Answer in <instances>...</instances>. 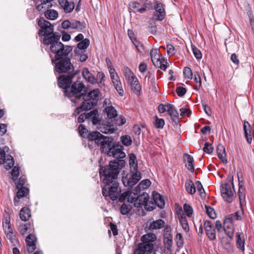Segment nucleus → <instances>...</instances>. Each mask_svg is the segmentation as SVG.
I'll use <instances>...</instances> for the list:
<instances>
[{"instance_id": "6", "label": "nucleus", "mask_w": 254, "mask_h": 254, "mask_svg": "<svg viewBox=\"0 0 254 254\" xmlns=\"http://www.w3.org/2000/svg\"><path fill=\"white\" fill-rule=\"evenodd\" d=\"M51 57L52 58V63L55 65V70L58 73H70L75 72L74 71V66L70 62L71 58L69 56L62 58L57 61L54 60L51 56Z\"/></svg>"}, {"instance_id": "52", "label": "nucleus", "mask_w": 254, "mask_h": 254, "mask_svg": "<svg viewBox=\"0 0 254 254\" xmlns=\"http://www.w3.org/2000/svg\"><path fill=\"white\" fill-rule=\"evenodd\" d=\"M183 73L185 78L188 79H192V73L191 69L188 66L185 67L183 70Z\"/></svg>"}, {"instance_id": "61", "label": "nucleus", "mask_w": 254, "mask_h": 254, "mask_svg": "<svg viewBox=\"0 0 254 254\" xmlns=\"http://www.w3.org/2000/svg\"><path fill=\"white\" fill-rule=\"evenodd\" d=\"M176 239L177 240V245L179 247L182 246L184 244L182 235L181 233H177Z\"/></svg>"}, {"instance_id": "28", "label": "nucleus", "mask_w": 254, "mask_h": 254, "mask_svg": "<svg viewBox=\"0 0 254 254\" xmlns=\"http://www.w3.org/2000/svg\"><path fill=\"white\" fill-rule=\"evenodd\" d=\"M16 194L17 198L14 197V202L15 205H16V203L18 202L19 199L26 196L27 194L29 193V190L26 187L19 188Z\"/></svg>"}, {"instance_id": "4", "label": "nucleus", "mask_w": 254, "mask_h": 254, "mask_svg": "<svg viewBox=\"0 0 254 254\" xmlns=\"http://www.w3.org/2000/svg\"><path fill=\"white\" fill-rule=\"evenodd\" d=\"M86 89L84 85L80 82H73L71 85L64 90L65 96L69 98L71 102L76 103L81 99H84Z\"/></svg>"}, {"instance_id": "38", "label": "nucleus", "mask_w": 254, "mask_h": 254, "mask_svg": "<svg viewBox=\"0 0 254 254\" xmlns=\"http://www.w3.org/2000/svg\"><path fill=\"white\" fill-rule=\"evenodd\" d=\"M102 133L105 134H112L114 133L116 129L109 125H102L99 128Z\"/></svg>"}, {"instance_id": "41", "label": "nucleus", "mask_w": 254, "mask_h": 254, "mask_svg": "<svg viewBox=\"0 0 254 254\" xmlns=\"http://www.w3.org/2000/svg\"><path fill=\"white\" fill-rule=\"evenodd\" d=\"M123 72L126 80L127 81L135 77L133 73L127 66L124 67L123 69Z\"/></svg>"}, {"instance_id": "18", "label": "nucleus", "mask_w": 254, "mask_h": 254, "mask_svg": "<svg viewBox=\"0 0 254 254\" xmlns=\"http://www.w3.org/2000/svg\"><path fill=\"white\" fill-rule=\"evenodd\" d=\"M59 4L66 13L71 12L74 8V3L67 0H58Z\"/></svg>"}, {"instance_id": "17", "label": "nucleus", "mask_w": 254, "mask_h": 254, "mask_svg": "<svg viewBox=\"0 0 254 254\" xmlns=\"http://www.w3.org/2000/svg\"><path fill=\"white\" fill-rule=\"evenodd\" d=\"M87 119L92 123L94 125H100L101 120L99 117L98 111L94 109L87 113Z\"/></svg>"}, {"instance_id": "20", "label": "nucleus", "mask_w": 254, "mask_h": 254, "mask_svg": "<svg viewBox=\"0 0 254 254\" xmlns=\"http://www.w3.org/2000/svg\"><path fill=\"white\" fill-rule=\"evenodd\" d=\"M184 160L186 163L185 166L191 172L194 171V159L190 155L188 154H184Z\"/></svg>"}, {"instance_id": "12", "label": "nucleus", "mask_w": 254, "mask_h": 254, "mask_svg": "<svg viewBox=\"0 0 254 254\" xmlns=\"http://www.w3.org/2000/svg\"><path fill=\"white\" fill-rule=\"evenodd\" d=\"M67 75H63L58 77V82L60 87L64 88H68L72 84V79L76 74V72L67 73Z\"/></svg>"}, {"instance_id": "30", "label": "nucleus", "mask_w": 254, "mask_h": 254, "mask_svg": "<svg viewBox=\"0 0 254 254\" xmlns=\"http://www.w3.org/2000/svg\"><path fill=\"white\" fill-rule=\"evenodd\" d=\"M49 8L46 9L44 12V15L45 17L49 20H55L58 16V13L56 10L54 9H48Z\"/></svg>"}, {"instance_id": "32", "label": "nucleus", "mask_w": 254, "mask_h": 254, "mask_svg": "<svg viewBox=\"0 0 254 254\" xmlns=\"http://www.w3.org/2000/svg\"><path fill=\"white\" fill-rule=\"evenodd\" d=\"M185 188L187 191L190 194H193L196 192L195 187L191 180H187L186 182Z\"/></svg>"}, {"instance_id": "23", "label": "nucleus", "mask_w": 254, "mask_h": 254, "mask_svg": "<svg viewBox=\"0 0 254 254\" xmlns=\"http://www.w3.org/2000/svg\"><path fill=\"white\" fill-rule=\"evenodd\" d=\"M128 81L130 83L131 89L133 91L134 93L138 94L141 90V86L137 78L135 76L128 80Z\"/></svg>"}, {"instance_id": "63", "label": "nucleus", "mask_w": 254, "mask_h": 254, "mask_svg": "<svg viewBox=\"0 0 254 254\" xmlns=\"http://www.w3.org/2000/svg\"><path fill=\"white\" fill-rule=\"evenodd\" d=\"M173 243V238H164V243L167 249L171 248Z\"/></svg>"}, {"instance_id": "26", "label": "nucleus", "mask_w": 254, "mask_h": 254, "mask_svg": "<svg viewBox=\"0 0 254 254\" xmlns=\"http://www.w3.org/2000/svg\"><path fill=\"white\" fill-rule=\"evenodd\" d=\"M90 44V41L88 39L85 38L79 42L77 45V49L74 50L75 55H80L81 50H85Z\"/></svg>"}, {"instance_id": "58", "label": "nucleus", "mask_w": 254, "mask_h": 254, "mask_svg": "<svg viewBox=\"0 0 254 254\" xmlns=\"http://www.w3.org/2000/svg\"><path fill=\"white\" fill-rule=\"evenodd\" d=\"M180 222L183 229L186 232L188 231L189 230V226L186 218L182 217L180 220Z\"/></svg>"}, {"instance_id": "56", "label": "nucleus", "mask_w": 254, "mask_h": 254, "mask_svg": "<svg viewBox=\"0 0 254 254\" xmlns=\"http://www.w3.org/2000/svg\"><path fill=\"white\" fill-rule=\"evenodd\" d=\"M213 150V147L212 146V144L208 142H206L204 144V146L203 148V150L204 152L210 154L212 152Z\"/></svg>"}, {"instance_id": "5", "label": "nucleus", "mask_w": 254, "mask_h": 254, "mask_svg": "<svg viewBox=\"0 0 254 254\" xmlns=\"http://www.w3.org/2000/svg\"><path fill=\"white\" fill-rule=\"evenodd\" d=\"M157 237L153 233H148L141 238V242L139 243L134 250V254H149L152 253L154 249L153 242Z\"/></svg>"}, {"instance_id": "47", "label": "nucleus", "mask_w": 254, "mask_h": 254, "mask_svg": "<svg viewBox=\"0 0 254 254\" xmlns=\"http://www.w3.org/2000/svg\"><path fill=\"white\" fill-rule=\"evenodd\" d=\"M122 143L125 146H130L132 143L131 137L127 135H123L121 137Z\"/></svg>"}, {"instance_id": "22", "label": "nucleus", "mask_w": 254, "mask_h": 254, "mask_svg": "<svg viewBox=\"0 0 254 254\" xmlns=\"http://www.w3.org/2000/svg\"><path fill=\"white\" fill-rule=\"evenodd\" d=\"M218 157L224 163H227L225 148L222 144H218L216 149Z\"/></svg>"}, {"instance_id": "36", "label": "nucleus", "mask_w": 254, "mask_h": 254, "mask_svg": "<svg viewBox=\"0 0 254 254\" xmlns=\"http://www.w3.org/2000/svg\"><path fill=\"white\" fill-rule=\"evenodd\" d=\"M168 115L171 117L172 121L177 125L179 123V114L177 110L174 107L173 109L168 113Z\"/></svg>"}, {"instance_id": "2", "label": "nucleus", "mask_w": 254, "mask_h": 254, "mask_svg": "<svg viewBox=\"0 0 254 254\" xmlns=\"http://www.w3.org/2000/svg\"><path fill=\"white\" fill-rule=\"evenodd\" d=\"M86 137L89 141H94L98 146L100 145L101 152L106 153L109 156L114 158H124L126 156L123 151L124 147L119 144L114 143L112 137L104 136L97 131L89 132Z\"/></svg>"}, {"instance_id": "55", "label": "nucleus", "mask_w": 254, "mask_h": 254, "mask_svg": "<svg viewBox=\"0 0 254 254\" xmlns=\"http://www.w3.org/2000/svg\"><path fill=\"white\" fill-rule=\"evenodd\" d=\"M114 85L119 94L120 96H123L124 94V91L122 87L121 82L120 81L116 84H114Z\"/></svg>"}, {"instance_id": "60", "label": "nucleus", "mask_w": 254, "mask_h": 254, "mask_svg": "<svg viewBox=\"0 0 254 254\" xmlns=\"http://www.w3.org/2000/svg\"><path fill=\"white\" fill-rule=\"evenodd\" d=\"M25 183V179L23 177H20L16 184V187L17 189H19V188L24 187V185Z\"/></svg>"}, {"instance_id": "62", "label": "nucleus", "mask_w": 254, "mask_h": 254, "mask_svg": "<svg viewBox=\"0 0 254 254\" xmlns=\"http://www.w3.org/2000/svg\"><path fill=\"white\" fill-rule=\"evenodd\" d=\"M139 5V3L136 1L131 2L129 4V9L131 10H132L133 12L134 11L137 10V9H138Z\"/></svg>"}, {"instance_id": "49", "label": "nucleus", "mask_w": 254, "mask_h": 254, "mask_svg": "<svg viewBox=\"0 0 254 254\" xmlns=\"http://www.w3.org/2000/svg\"><path fill=\"white\" fill-rule=\"evenodd\" d=\"M164 238H173L172 229L169 225H167L164 228Z\"/></svg>"}, {"instance_id": "37", "label": "nucleus", "mask_w": 254, "mask_h": 254, "mask_svg": "<svg viewBox=\"0 0 254 254\" xmlns=\"http://www.w3.org/2000/svg\"><path fill=\"white\" fill-rule=\"evenodd\" d=\"M158 52L159 50L157 49H152L150 52L151 59L153 64L156 63L158 64V60L161 58Z\"/></svg>"}, {"instance_id": "25", "label": "nucleus", "mask_w": 254, "mask_h": 254, "mask_svg": "<svg viewBox=\"0 0 254 254\" xmlns=\"http://www.w3.org/2000/svg\"><path fill=\"white\" fill-rule=\"evenodd\" d=\"M82 74L83 77L89 82L92 84L97 83V79H96L94 75L89 72L88 68L86 67L84 68L82 70Z\"/></svg>"}, {"instance_id": "42", "label": "nucleus", "mask_w": 254, "mask_h": 254, "mask_svg": "<svg viewBox=\"0 0 254 254\" xmlns=\"http://www.w3.org/2000/svg\"><path fill=\"white\" fill-rule=\"evenodd\" d=\"M167 60L161 58L158 60V64L156 63L154 65L156 66H158L163 70H165L167 67Z\"/></svg>"}, {"instance_id": "10", "label": "nucleus", "mask_w": 254, "mask_h": 254, "mask_svg": "<svg viewBox=\"0 0 254 254\" xmlns=\"http://www.w3.org/2000/svg\"><path fill=\"white\" fill-rule=\"evenodd\" d=\"M132 174L128 178L127 176L123 177L122 182L125 186L132 187L141 179L140 172L138 170L131 171Z\"/></svg>"}, {"instance_id": "16", "label": "nucleus", "mask_w": 254, "mask_h": 254, "mask_svg": "<svg viewBox=\"0 0 254 254\" xmlns=\"http://www.w3.org/2000/svg\"><path fill=\"white\" fill-rule=\"evenodd\" d=\"M204 228L208 239L211 241L215 240L216 239L215 230L213 228L212 222L209 220L205 221Z\"/></svg>"}, {"instance_id": "50", "label": "nucleus", "mask_w": 254, "mask_h": 254, "mask_svg": "<svg viewBox=\"0 0 254 254\" xmlns=\"http://www.w3.org/2000/svg\"><path fill=\"white\" fill-rule=\"evenodd\" d=\"M31 224L30 223L25 224L21 225L19 228V231L22 235H24L27 233L28 230L30 228Z\"/></svg>"}, {"instance_id": "51", "label": "nucleus", "mask_w": 254, "mask_h": 254, "mask_svg": "<svg viewBox=\"0 0 254 254\" xmlns=\"http://www.w3.org/2000/svg\"><path fill=\"white\" fill-rule=\"evenodd\" d=\"M183 208L185 214L188 217H191L193 213V209L192 207L190 205L185 203L183 206Z\"/></svg>"}, {"instance_id": "35", "label": "nucleus", "mask_w": 254, "mask_h": 254, "mask_svg": "<svg viewBox=\"0 0 254 254\" xmlns=\"http://www.w3.org/2000/svg\"><path fill=\"white\" fill-rule=\"evenodd\" d=\"M99 94L100 91L98 89H94L88 93L87 98H89L91 100H96V104L97 105L99 98Z\"/></svg>"}, {"instance_id": "34", "label": "nucleus", "mask_w": 254, "mask_h": 254, "mask_svg": "<svg viewBox=\"0 0 254 254\" xmlns=\"http://www.w3.org/2000/svg\"><path fill=\"white\" fill-rule=\"evenodd\" d=\"M239 190H238V195L240 200V204L241 206H242L245 203V188L243 187L242 185L239 184Z\"/></svg>"}, {"instance_id": "3", "label": "nucleus", "mask_w": 254, "mask_h": 254, "mask_svg": "<svg viewBox=\"0 0 254 254\" xmlns=\"http://www.w3.org/2000/svg\"><path fill=\"white\" fill-rule=\"evenodd\" d=\"M61 35L56 33L52 37L43 39V43L46 46L50 45V50L54 55V60H58L62 58L69 56V53L72 50V47L70 46H64L60 41Z\"/></svg>"}, {"instance_id": "48", "label": "nucleus", "mask_w": 254, "mask_h": 254, "mask_svg": "<svg viewBox=\"0 0 254 254\" xmlns=\"http://www.w3.org/2000/svg\"><path fill=\"white\" fill-rule=\"evenodd\" d=\"M132 207L130 205H128L126 203H123L121 207L120 210L121 212L123 215H126L128 214L131 210Z\"/></svg>"}, {"instance_id": "1", "label": "nucleus", "mask_w": 254, "mask_h": 254, "mask_svg": "<svg viewBox=\"0 0 254 254\" xmlns=\"http://www.w3.org/2000/svg\"><path fill=\"white\" fill-rule=\"evenodd\" d=\"M114 158L115 159L111 161L108 165L101 167L99 171L103 183L105 184L102 188V194L105 197L109 196L112 200H117L121 192L118 176L121 169L125 165V161L122 159L124 158Z\"/></svg>"}, {"instance_id": "13", "label": "nucleus", "mask_w": 254, "mask_h": 254, "mask_svg": "<svg viewBox=\"0 0 254 254\" xmlns=\"http://www.w3.org/2000/svg\"><path fill=\"white\" fill-rule=\"evenodd\" d=\"M154 9L155 11L153 13L152 17L155 21H162L165 17L166 12L163 4L158 1L155 2Z\"/></svg>"}, {"instance_id": "40", "label": "nucleus", "mask_w": 254, "mask_h": 254, "mask_svg": "<svg viewBox=\"0 0 254 254\" xmlns=\"http://www.w3.org/2000/svg\"><path fill=\"white\" fill-rule=\"evenodd\" d=\"M4 166L6 169L8 170L11 168L14 164L13 157L11 155H7L5 158Z\"/></svg>"}, {"instance_id": "15", "label": "nucleus", "mask_w": 254, "mask_h": 254, "mask_svg": "<svg viewBox=\"0 0 254 254\" xmlns=\"http://www.w3.org/2000/svg\"><path fill=\"white\" fill-rule=\"evenodd\" d=\"M53 0H34L36 9L40 11H44L46 9L51 8Z\"/></svg>"}, {"instance_id": "31", "label": "nucleus", "mask_w": 254, "mask_h": 254, "mask_svg": "<svg viewBox=\"0 0 254 254\" xmlns=\"http://www.w3.org/2000/svg\"><path fill=\"white\" fill-rule=\"evenodd\" d=\"M129 164L130 165V171L137 170L138 166L136 162V157L133 153L129 154Z\"/></svg>"}, {"instance_id": "19", "label": "nucleus", "mask_w": 254, "mask_h": 254, "mask_svg": "<svg viewBox=\"0 0 254 254\" xmlns=\"http://www.w3.org/2000/svg\"><path fill=\"white\" fill-rule=\"evenodd\" d=\"M243 127L244 135L246 138L247 141L249 144H251L252 141L251 126L248 121H244Z\"/></svg>"}, {"instance_id": "64", "label": "nucleus", "mask_w": 254, "mask_h": 254, "mask_svg": "<svg viewBox=\"0 0 254 254\" xmlns=\"http://www.w3.org/2000/svg\"><path fill=\"white\" fill-rule=\"evenodd\" d=\"M167 52L168 55H174L175 54V48L172 45L168 44L167 45Z\"/></svg>"}, {"instance_id": "11", "label": "nucleus", "mask_w": 254, "mask_h": 254, "mask_svg": "<svg viewBox=\"0 0 254 254\" xmlns=\"http://www.w3.org/2000/svg\"><path fill=\"white\" fill-rule=\"evenodd\" d=\"M96 106V100H91L89 98H87L82 102L81 106L75 109L73 116L76 117L81 112L91 110Z\"/></svg>"}, {"instance_id": "24", "label": "nucleus", "mask_w": 254, "mask_h": 254, "mask_svg": "<svg viewBox=\"0 0 254 254\" xmlns=\"http://www.w3.org/2000/svg\"><path fill=\"white\" fill-rule=\"evenodd\" d=\"M153 199L154 203L160 208H164L165 201L162 195L158 192H153Z\"/></svg>"}, {"instance_id": "21", "label": "nucleus", "mask_w": 254, "mask_h": 254, "mask_svg": "<svg viewBox=\"0 0 254 254\" xmlns=\"http://www.w3.org/2000/svg\"><path fill=\"white\" fill-rule=\"evenodd\" d=\"M118 198H119V200L121 202H124L126 199L129 203H132L133 202V196L132 195V193L130 192V191H126L122 194L120 193Z\"/></svg>"}, {"instance_id": "8", "label": "nucleus", "mask_w": 254, "mask_h": 254, "mask_svg": "<svg viewBox=\"0 0 254 254\" xmlns=\"http://www.w3.org/2000/svg\"><path fill=\"white\" fill-rule=\"evenodd\" d=\"M231 185L232 187H231V184L224 183L222 184L220 187L221 196L223 199L229 203L233 201L235 193L233 181L231 183Z\"/></svg>"}, {"instance_id": "45", "label": "nucleus", "mask_w": 254, "mask_h": 254, "mask_svg": "<svg viewBox=\"0 0 254 254\" xmlns=\"http://www.w3.org/2000/svg\"><path fill=\"white\" fill-rule=\"evenodd\" d=\"M194 79L196 82V85H194V89L198 90L201 85V81L199 73L197 72L194 74Z\"/></svg>"}, {"instance_id": "33", "label": "nucleus", "mask_w": 254, "mask_h": 254, "mask_svg": "<svg viewBox=\"0 0 254 254\" xmlns=\"http://www.w3.org/2000/svg\"><path fill=\"white\" fill-rule=\"evenodd\" d=\"M85 28V23L78 20H72L71 21V29L81 31Z\"/></svg>"}, {"instance_id": "39", "label": "nucleus", "mask_w": 254, "mask_h": 254, "mask_svg": "<svg viewBox=\"0 0 254 254\" xmlns=\"http://www.w3.org/2000/svg\"><path fill=\"white\" fill-rule=\"evenodd\" d=\"M105 111L108 118L109 119H112L117 116V111L113 106H110L106 108Z\"/></svg>"}, {"instance_id": "9", "label": "nucleus", "mask_w": 254, "mask_h": 254, "mask_svg": "<svg viewBox=\"0 0 254 254\" xmlns=\"http://www.w3.org/2000/svg\"><path fill=\"white\" fill-rule=\"evenodd\" d=\"M133 202L134 206L135 207L140 208L142 206L144 205L145 209L147 211H152L154 209L153 206L148 207L149 203V195L146 192H143L141 194L136 196H133Z\"/></svg>"}, {"instance_id": "46", "label": "nucleus", "mask_w": 254, "mask_h": 254, "mask_svg": "<svg viewBox=\"0 0 254 254\" xmlns=\"http://www.w3.org/2000/svg\"><path fill=\"white\" fill-rule=\"evenodd\" d=\"M241 234H238L237 236V244L238 247L242 251L245 250V240L243 238L241 237Z\"/></svg>"}, {"instance_id": "54", "label": "nucleus", "mask_w": 254, "mask_h": 254, "mask_svg": "<svg viewBox=\"0 0 254 254\" xmlns=\"http://www.w3.org/2000/svg\"><path fill=\"white\" fill-rule=\"evenodd\" d=\"M78 130L80 135L83 137H86L88 133V130L83 125H80L78 127Z\"/></svg>"}, {"instance_id": "44", "label": "nucleus", "mask_w": 254, "mask_h": 254, "mask_svg": "<svg viewBox=\"0 0 254 254\" xmlns=\"http://www.w3.org/2000/svg\"><path fill=\"white\" fill-rule=\"evenodd\" d=\"M5 233L6 234V237L11 239L13 236V230L10 224H7L6 226H3Z\"/></svg>"}, {"instance_id": "29", "label": "nucleus", "mask_w": 254, "mask_h": 254, "mask_svg": "<svg viewBox=\"0 0 254 254\" xmlns=\"http://www.w3.org/2000/svg\"><path fill=\"white\" fill-rule=\"evenodd\" d=\"M31 217L30 209L26 207H23L20 211L19 217L22 221H26Z\"/></svg>"}, {"instance_id": "27", "label": "nucleus", "mask_w": 254, "mask_h": 254, "mask_svg": "<svg viewBox=\"0 0 254 254\" xmlns=\"http://www.w3.org/2000/svg\"><path fill=\"white\" fill-rule=\"evenodd\" d=\"M165 222L162 219H158L155 221H153L152 222L150 223L149 229L154 230L157 229H160L165 227Z\"/></svg>"}, {"instance_id": "53", "label": "nucleus", "mask_w": 254, "mask_h": 254, "mask_svg": "<svg viewBox=\"0 0 254 254\" xmlns=\"http://www.w3.org/2000/svg\"><path fill=\"white\" fill-rule=\"evenodd\" d=\"M154 124L157 128H162L165 125V121L163 119H159L156 117Z\"/></svg>"}, {"instance_id": "57", "label": "nucleus", "mask_w": 254, "mask_h": 254, "mask_svg": "<svg viewBox=\"0 0 254 254\" xmlns=\"http://www.w3.org/2000/svg\"><path fill=\"white\" fill-rule=\"evenodd\" d=\"M192 51L194 57L197 59H200L202 58V54L200 51L197 49L195 46H191Z\"/></svg>"}, {"instance_id": "14", "label": "nucleus", "mask_w": 254, "mask_h": 254, "mask_svg": "<svg viewBox=\"0 0 254 254\" xmlns=\"http://www.w3.org/2000/svg\"><path fill=\"white\" fill-rule=\"evenodd\" d=\"M25 242L27 251L29 253H33L36 249L37 239L35 235L29 234L26 238Z\"/></svg>"}, {"instance_id": "43", "label": "nucleus", "mask_w": 254, "mask_h": 254, "mask_svg": "<svg viewBox=\"0 0 254 254\" xmlns=\"http://www.w3.org/2000/svg\"><path fill=\"white\" fill-rule=\"evenodd\" d=\"M205 208L206 209V212L210 218L213 219H214L216 218V213L214 209L212 207H210V206L205 205Z\"/></svg>"}, {"instance_id": "59", "label": "nucleus", "mask_w": 254, "mask_h": 254, "mask_svg": "<svg viewBox=\"0 0 254 254\" xmlns=\"http://www.w3.org/2000/svg\"><path fill=\"white\" fill-rule=\"evenodd\" d=\"M186 89L182 86H179L176 88L177 94L179 97H183L186 94Z\"/></svg>"}, {"instance_id": "7", "label": "nucleus", "mask_w": 254, "mask_h": 254, "mask_svg": "<svg viewBox=\"0 0 254 254\" xmlns=\"http://www.w3.org/2000/svg\"><path fill=\"white\" fill-rule=\"evenodd\" d=\"M38 25L40 28L38 31V35L40 37L44 36L43 39L52 37L57 33L54 32V26L43 17H40L39 19Z\"/></svg>"}]
</instances>
